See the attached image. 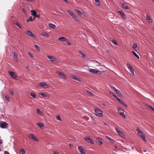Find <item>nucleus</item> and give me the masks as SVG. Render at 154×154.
<instances>
[{"label": "nucleus", "instance_id": "26", "mask_svg": "<svg viewBox=\"0 0 154 154\" xmlns=\"http://www.w3.org/2000/svg\"><path fill=\"white\" fill-rule=\"evenodd\" d=\"M41 35L42 36H44L45 37H47L49 36L48 34H47L46 32H42L41 33Z\"/></svg>", "mask_w": 154, "mask_h": 154}, {"label": "nucleus", "instance_id": "34", "mask_svg": "<svg viewBox=\"0 0 154 154\" xmlns=\"http://www.w3.org/2000/svg\"><path fill=\"white\" fill-rule=\"evenodd\" d=\"M132 52L134 56L138 59H140V57L134 51H132Z\"/></svg>", "mask_w": 154, "mask_h": 154}, {"label": "nucleus", "instance_id": "37", "mask_svg": "<svg viewBox=\"0 0 154 154\" xmlns=\"http://www.w3.org/2000/svg\"><path fill=\"white\" fill-rule=\"evenodd\" d=\"M31 12L32 13V16H34L36 15V12L35 11L32 10L31 11Z\"/></svg>", "mask_w": 154, "mask_h": 154}, {"label": "nucleus", "instance_id": "2", "mask_svg": "<svg viewBox=\"0 0 154 154\" xmlns=\"http://www.w3.org/2000/svg\"><path fill=\"white\" fill-rule=\"evenodd\" d=\"M95 115L98 117H101L103 115V111L101 110L99 108H96L95 109Z\"/></svg>", "mask_w": 154, "mask_h": 154}, {"label": "nucleus", "instance_id": "17", "mask_svg": "<svg viewBox=\"0 0 154 154\" xmlns=\"http://www.w3.org/2000/svg\"><path fill=\"white\" fill-rule=\"evenodd\" d=\"M96 142H97L99 145H102L103 143L102 142V139L100 137H97L96 139Z\"/></svg>", "mask_w": 154, "mask_h": 154}, {"label": "nucleus", "instance_id": "7", "mask_svg": "<svg viewBox=\"0 0 154 154\" xmlns=\"http://www.w3.org/2000/svg\"><path fill=\"white\" fill-rule=\"evenodd\" d=\"M8 126V124L6 122L1 121L0 122V127L2 128H7Z\"/></svg>", "mask_w": 154, "mask_h": 154}, {"label": "nucleus", "instance_id": "14", "mask_svg": "<svg viewBox=\"0 0 154 154\" xmlns=\"http://www.w3.org/2000/svg\"><path fill=\"white\" fill-rule=\"evenodd\" d=\"M47 56L48 58L49 59L50 61L51 62H54L56 60V58L53 56L49 55H47Z\"/></svg>", "mask_w": 154, "mask_h": 154}, {"label": "nucleus", "instance_id": "25", "mask_svg": "<svg viewBox=\"0 0 154 154\" xmlns=\"http://www.w3.org/2000/svg\"><path fill=\"white\" fill-rule=\"evenodd\" d=\"M13 59L14 60H15V61L16 62L17 61V54L15 52H14V53Z\"/></svg>", "mask_w": 154, "mask_h": 154}, {"label": "nucleus", "instance_id": "60", "mask_svg": "<svg viewBox=\"0 0 154 154\" xmlns=\"http://www.w3.org/2000/svg\"><path fill=\"white\" fill-rule=\"evenodd\" d=\"M81 154H86L85 152H82V153H81Z\"/></svg>", "mask_w": 154, "mask_h": 154}, {"label": "nucleus", "instance_id": "51", "mask_svg": "<svg viewBox=\"0 0 154 154\" xmlns=\"http://www.w3.org/2000/svg\"><path fill=\"white\" fill-rule=\"evenodd\" d=\"M87 92L88 94H89L90 95H92V93L91 92V91L87 90Z\"/></svg>", "mask_w": 154, "mask_h": 154}, {"label": "nucleus", "instance_id": "48", "mask_svg": "<svg viewBox=\"0 0 154 154\" xmlns=\"http://www.w3.org/2000/svg\"><path fill=\"white\" fill-rule=\"evenodd\" d=\"M5 98L6 99V100L8 101V102H9V97L7 96H5Z\"/></svg>", "mask_w": 154, "mask_h": 154}, {"label": "nucleus", "instance_id": "11", "mask_svg": "<svg viewBox=\"0 0 154 154\" xmlns=\"http://www.w3.org/2000/svg\"><path fill=\"white\" fill-rule=\"evenodd\" d=\"M26 33L27 35L31 37L34 38H36V37L34 35V34L30 31L27 30L26 31Z\"/></svg>", "mask_w": 154, "mask_h": 154}, {"label": "nucleus", "instance_id": "47", "mask_svg": "<svg viewBox=\"0 0 154 154\" xmlns=\"http://www.w3.org/2000/svg\"><path fill=\"white\" fill-rule=\"evenodd\" d=\"M66 42L67 44L69 45H70L71 44V42L69 41L67 39L66 40Z\"/></svg>", "mask_w": 154, "mask_h": 154}, {"label": "nucleus", "instance_id": "21", "mask_svg": "<svg viewBox=\"0 0 154 154\" xmlns=\"http://www.w3.org/2000/svg\"><path fill=\"white\" fill-rule=\"evenodd\" d=\"M132 48L136 51L138 50L139 49L137 47V44L136 43H134L133 44Z\"/></svg>", "mask_w": 154, "mask_h": 154}, {"label": "nucleus", "instance_id": "9", "mask_svg": "<svg viewBox=\"0 0 154 154\" xmlns=\"http://www.w3.org/2000/svg\"><path fill=\"white\" fill-rule=\"evenodd\" d=\"M115 130L117 133L118 134L120 137H122L124 138L125 137L124 134L121 131L119 130L117 128H115Z\"/></svg>", "mask_w": 154, "mask_h": 154}, {"label": "nucleus", "instance_id": "45", "mask_svg": "<svg viewBox=\"0 0 154 154\" xmlns=\"http://www.w3.org/2000/svg\"><path fill=\"white\" fill-rule=\"evenodd\" d=\"M56 119L57 120H59L60 121H62L60 117V116L59 115L56 116Z\"/></svg>", "mask_w": 154, "mask_h": 154}, {"label": "nucleus", "instance_id": "33", "mask_svg": "<svg viewBox=\"0 0 154 154\" xmlns=\"http://www.w3.org/2000/svg\"><path fill=\"white\" fill-rule=\"evenodd\" d=\"M49 26L51 29H54L55 28V25L53 24L50 23L49 24Z\"/></svg>", "mask_w": 154, "mask_h": 154}, {"label": "nucleus", "instance_id": "8", "mask_svg": "<svg viewBox=\"0 0 154 154\" xmlns=\"http://www.w3.org/2000/svg\"><path fill=\"white\" fill-rule=\"evenodd\" d=\"M84 139L87 142L90 143L91 144H93L94 143V141L90 137L86 136L85 138Z\"/></svg>", "mask_w": 154, "mask_h": 154}, {"label": "nucleus", "instance_id": "49", "mask_svg": "<svg viewBox=\"0 0 154 154\" xmlns=\"http://www.w3.org/2000/svg\"><path fill=\"white\" fill-rule=\"evenodd\" d=\"M35 48L38 50H39L40 49V48H39V47L37 45H35Z\"/></svg>", "mask_w": 154, "mask_h": 154}, {"label": "nucleus", "instance_id": "22", "mask_svg": "<svg viewBox=\"0 0 154 154\" xmlns=\"http://www.w3.org/2000/svg\"><path fill=\"white\" fill-rule=\"evenodd\" d=\"M146 19L149 23H151L152 22V20L149 16L146 14Z\"/></svg>", "mask_w": 154, "mask_h": 154}, {"label": "nucleus", "instance_id": "40", "mask_svg": "<svg viewBox=\"0 0 154 154\" xmlns=\"http://www.w3.org/2000/svg\"><path fill=\"white\" fill-rule=\"evenodd\" d=\"M95 4L97 5H99L100 4V2L99 0H95Z\"/></svg>", "mask_w": 154, "mask_h": 154}, {"label": "nucleus", "instance_id": "20", "mask_svg": "<svg viewBox=\"0 0 154 154\" xmlns=\"http://www.w3.org/2000/svg\"><path fill=\"white\" fill-rule=\"evenodd\" d=\"M78 149L79 151L80 152L81 154L82 153V152H85V150L83 149L82 146H80L79 147Z\"/></svg>", "mask_w": 154, "mask_h": 154}, {"label": "nucleus", "instance_id": "35", "mask_svg": "<svg viewBox=\"0 0 154 154\" xmlns=\"http://www.w3.org/2000/svg\"><path fill=\"white\" fill-rule=\"evenodd\" d=\"M110 41L112 42L114 44V45H118L117 42L116 41V40H115V39H112V40H111Z\"/></svg>", "mask_w": 154, "mask_h": 154}, {"label": "nucleus", "instance_id": "13", "mask_svg": "<svg viewBox=\"0 0 154 154\" xmlns=\"http://www.w3.org/2000/svg\"><path fill=\"white\" fill-rule=\"evenodd\" d=\"M127 66L129 69L130 72L133 74L134 75V69L132 68L131 65L128 63L127 64Z\"/></svg>", "mask_w": 154, "mask_h": 154}, {"label": "nucleus", "instance_id": "30", "mask_svg": "<svg viewBox=\"0 0 154 154\" xmlns=\"http://www.w3.org/2000/svg\"><path fill=\"white\" fill-rule=\"evenodd\" d=\"M59 40L61 42L66 41L67 39L64 37H61L58 38Z\"/></svg>", "mask_w": 154, "mask_h": 154}, {"label": "nucleus", "instance_id": "64", "mask_svg": "<svg viewBox=\"0 0 154 154\" xmlns=\"http://www.w3.org/2000/svg\"><path fill=\"white\" fill-rule=\"evenodd\" d=\"M152 1L153 2H154V0H152Z\"/></svg>", "mask_w": 154, "mask_h": 154}, {"label": "nucleus", "instance_id": "28", "mask_svg": "<svg viewBox=\"0 0 154 154\" xmlns=\"http://www.w3.org/2000/svg\"><path fill=\"white\" fill-rule=\"evenodd\" d=\"M71 77H72V78L73 79L75 80H76L77 81H79V82H80L81 81V79L79 78H77L75 75H72V76Z\"/></svg>", "mask_w": 154, "mask_h": 154}, {"label": "nucleus", "instance_id": "4", "mask_svg": "<svg viewBox=\"0 0 154 154\" xmlns=\"http://www.w3.org/2000/svg\"><path fill=\"white\" fill-rule=\"evenodd\" d=\"M117 111L118 114H120L123 118H125L126 117V115L124 114V110L123 109L120 108H118Z\"/></svg>", "mask_w": 154, "mask_h": 154}, {"label": "nucleus", "instance_id": "29", "mask_svg": "<svg viewBox=\"0 0 154 154\" xmlns=\"http://www.w3.org/2000/svg\"><path fill=\"white\" fill-rule=\"evenodd\" d=\"M110 93L111 94L112 96L117 100L118 101L120 99L114 93L111 92H110Z\"/></svg>", "mask_w": 154, "mask_h": 154}, {"label": "nucleus", "instance_id": "10", "mask_svg": "<svg viewBox=\"0 0 154 154\" xmlns=\"http://www.w3.org/2000/svg\"><path fill=\"white\" fill-rule=\"evenodd\" d=\"M8 72L13 78L14 79H17L18 77L14 72L9 71Z\"/></svg>", "mask_w": 154, "mask_h": 154}, {"label": "nucleus", "instance_id": "59", "mask_svg": "<svg viewBox=\"0 0 154 154\" xmlns=\"http://www.w3.org/2000/svg\"><path fill=\"white\" fill-rule=\"evenodd\" d=\"M26 0L27 1L31 2V1H32L33 0Z\"/></svg>", "mask_w": 154, "mask_h": 154}, {"label": "nucleus", "instance_id": "32", "mask_svg": "<svg viewBox=\"0 0 154 154\" xmlns=\"http://www.w3.org/2000/svg\"><path fill=\"white\" fill-rule=\"evenodd\" d=\"M36 125L40 128H42L44 126V124L41 122L37 123Z\"/></svg>", "mask_w": 154, "mask_h": 154}, {"label": "nucleus", "instance_id": "31", "mask_svg": "<svg viewBox=\"0 0 154 154\" xmlns=\"http://www.w3.org/2000/svg\"><path fill=\"white\" fill-rule=\"evenodd\" d=\"M122 5V7L125 9L128 10V8L126 4L125 3H123Z\"/></svg>", "mask_w": 154, "mask_h": 154}, {"label": "nucleus", "instance_id": "55", "mask_svg": "<svg viewBox=\"0 0 154 154\" xmlns=\"http://www.w3.org/2000/svg\"><path fill=\"white\" fill-rule=\"evenodd\" d=\"M4 154H10L7 151H4Z\"/></svg>", "mask_w": 154, "mask_h": 154}, {"label": "nucleus", "instance_id": "16", "mask_svg": "<svg viewBox=\"0 0 154 154\" xmlns=\"http://www.w3.org/2000/svg\"><path fill=\"white\" fill-rule=\"evenodd\" d=\"M94 65L96 67L100 66H103L102 63H100L99 62H98L97 61H94Z\"/></svg>", "mask_w": 154, "mask_h": 154}, {"label": "nucleus", "instance_id": "57", "mask_svg": "<svg viewBox=\"0 0 154 154\" xmlns=\"http://www.w3.org/2000/svg\"><path fill=\"white\" fill-rule=\"evenodd\" d=\"M2 140L1 139H0V144H2Z\"/></svg>", "mask_w": 154, "mask_h": 154}, {"label": "nucleus", "instance_id": "42", "mask_svg": "<svg viewBox=\"0 0 154 154\" xmlns=\"http://www.w3.org/2000/svg\"><path fill=\"white\" fill-rule=\"evenodd\" d=\"M79 53H80V54L82 55V56L83 57H85V54H84L82 52V51H79Z\"/></svg>", "mask_w": 154, "mask_h": 154}, {"label": "nucleus", "instance_id": "18", "mask_svg": "<svg viewBox=\"0 0 154 154\" xmlns=\"http://www.w3.org/2000/svg\"><path fill=\"white\" fill-rule=\"evenodd\" d=\"M37 113L41 116H43L44 114L43 111H41L40 109H36Z\"/></svg>", "mask_w": 154, "mask_h": 154}, {"label": "nucleus", "instance_id": "15", "mask_svg": "<svg viewBox=\"0 0 154 154\" xmlns=\"http://www.w3.org/2000/svg\"><path fill=\"white\" fill-rule=\"evenodd\" d=\"M110 87L111 88H112L118 95H121V94L120 93V91L116 89L114 86H111Z\"/></svg>", "mask_w": 154, "mask_h": 154}, {"label": "nucleus", "instance_id": "38", "mask_svg": "<svg viewBox=\"0 0 154 154\" xmlns=\"http://www.w3.org/2000/svg\"><path fill=\"white\" fill-rule=\"evenodd\" d=\"M30 95L34 98H35L36 97L35 94L34 93H31L30 94Z\"/></svg>", "mask_w": 154, "mask_h": 154}, {"label": "nucleus", "instance_id": "54", "mask_svg": "<svg viewBox=\"0 0 154 154\" xmlns=\"http://www.w3.org/2000/svg\"><path fill=\"white\" fill-rule=\"evenodd\" d=\"M29 20H30V21H32L33 20L32 19V18L31 17L30 18L29 20H27V22L29 21Z\"/></svg>", "mask_w": 154, "mask_h": 154}, {"label": "nucleus", "instance_id": "24", "mask_svg": "<svg viewBox=\"0 0 154 154\" xmlns=\"http://www.w3.org/2000/svg\"><path fill=\"white\" fill-rule=\"evenodd\" d=\"M118 101L120 103L125 107H127L128 106L125 103V102L123 100H121L120 99L118 100Z\"/></svg>", "mask_w": 154, "mask_h": 154}, {"label": "nucleus", "instance_id": "62", "mask_svg": "<svg viewBox=\"0 0 154 154\" xmlns=\"http://www.w3.org/2000/svg\"><path fill=\"white\" fill-rule=\"evenodd\" d=\"M104 124L105 125H106V122H104Z\"/></svg>", "mask_w": 154, "mask_h": 154}, {"label": "nucleus", "instance_id": "58", "mask_svg": "<svg viewBox=\"0 0 154 154\" xmlns=\"http://www.w3.org/2000/svg\"><path fill=\"white\" fill-rule=\"evenodd\" d=\"M69 147H72V144H69Z\"/></svg>", "mask_w": 154, "mask_h": 154}, {"label": "nucleus", "instance_id": "1", "mask_svg": "<svg viewBox=\"0 0 154 154\" xmlns=\"http://www.w3.org/2000/svg\"><path fill=\"white\" fill-rule=\"evenodd\" d=\"M136 131H137V134L144 141L146 142V136L144 133L140 130L139 127H137Z\"/></svg>", "mask_w": 154, "mask_h": 154}, {"label": "nucleus", "instance_id": "5", "mask_svg": "<svg viewBox=\"0 0 154 154\" xmlns=\"http://www.w3.org/2000/svg\"><path fill=\"white\" fill-rule=\"evenodd\" d=\"M56 73L58 74L59 77L62 79H66V75L61 72L59 71H57L56 72Z\"/></svg>", "mask_w": 154, "mask_h": 154}, {"label": "nucleus", "instance_id": "50", "mask_svg": "<svg viewBox=\"0 0 154 154\" xmlns=\"http://www.w3.org/2000/svg\"><path fill=\"white\" fill-rule=\"evenodd\" d=\"M106 138L108 140H109L110 141H111L112 140L110 137H109L106 136Z\"/></svg>", "mask_w": 154, "mask_h": 154}, {"label": "nucleus", "instance_id": "41", "mask_svg": "<svg viewBox=\"0 0 154 154\" xmlns=\"http://www.w3.org/2000/svg\"><path fill=\"white\" fill-rule=\"evenodd\" d=\"M40 94L43 97H48V95L45 94L44 93H40Z\"/></svg>", "mask_w": 154, "mask_h": 154}, {"label": "nucleus", "instance_id": "61", "mask_svg": "<svg viewBox=\"0 0 154 154\" xmlns=\"http://www.w3.org/2000/svg\"><path fill=\"white\" fill-rule=\"evenodd\" d=\"M114 147H115L116 149H117V146H114Z\"/></svg>", "mask_w": 154, "mask_h": 154}, {"label": "nucleus", "instance_id": "19", "mask_svg": "<svg viewBox=\"0 0 154 154\" xmlns=\"http://www.w3.org/2000/svg\"><path fill=\"white\" fill-rule=\"evenodd\" d=\"M67 12L70 16H71L72 17L73 19H74V18L76 16V15L73 12L69 10L67 11Z\"/></svg>", "mask_w": 154, "mask_h": 154}, {"label": "nucleus", "instance_id": "63", "mask_svg": "<svg viewBox=\"0 0 154 154\" xmlns=\"http://www.w3.org/2000/svg\"><path fill=\"white\" fill-rule=\"evenodd\" d=\"M144 152H146V150H144Z\"/></svg>", "mask_w": 154, "mask_h": 154}, {"label": "nucleus", "instance_id": "39", "mask_svg": "<svg viewBox=\"0 0 154 154\" xmlns=\"http://www.w3.org/2000/svg\"><path fill=\"white\" fill-rule=\"evenodd\" d=\"M28 55L32 59L34 57L30 52H29L28 53Z\"/></svg>", "mask_w": 154, "mask_h": 154}, {"label": "nucleus", "instance_id": "23", "mask_svg": "<svg viewBox=\"0 0 154 154\" xmlns=\"http://www.w3.org/2000/svg\"><path fill=\"white\" fill-rule=\"evenodd\" d=\"M119 12L121 14L122 17L125 19H126V17L125 13L122 11H119Z\"/></svg>", "mask_w": 154, "mask_h": 154}, {"label": "nucleus", "instance_id": "53", "mask_svg": "<svg viewBox=\"0 0 154 154\" xmlns=\"http://www.w3.org/2000/svg\"><path fill=\"white\" fill-rule=\"evenodd\" d=\"M34 17V20L35 18V17H38H38H40V15H36H36H35Z\"/></svg>", "mask_w": 154, "mask_h": 154}, {"label": "nucleus", "instance_id": "6", "mask_svg": "<svg viewBox=\"0 0 154 154\" xmlns=\"http://www.w3.org/2000/svg\"><path fill=\"white\" fill-rule=\"evenodd\" d=\"M27 136L30 139H32L34 141L37 142L39 141L36 138L35 136L33 134H29L27 135Z\"/></svg>", "mask_w": 154, "mask_h": 154}, {"label": "nucleus", "instance_id": "12", "mask_svg": "<svg viewBox=\"0 0 154 154\" xmlns=\"http://www.w3.org/2000/svg\"><path fill=\"white\" fill-rule=\"evenodd\" d=\"M89 71L90 72L94 73H99V74H100L101 73V72L97 69H90Z\"/></svg>", "mask_w": 154, "mask_h": 154}, {"label": "nucleus", "instance_id": "3", "mask_svg": "<svg viewBox=\"0 0 154 154\" xmlns=\"http://www.w3.org/2000/svg\"><path fill=\"white\" fill-rule=\"evenodd\" d=\"M38 86L41 87L43 88H47L49 87L50 85L46 82H41L38 84Z\"/></svg>", "mask_w": 154, "mask_h": 154}, {"label": "nucleus", "instance_id": "56", "mask_svg": "<svg viewBox=\"0 0 154 154\" xmlns=\"http://www.w3.org/2000/svg\"><path fill=\"white\" fill-rule=\"evenodd\" d=\"M149 106L150 108V109H151L153 111H154V109L152 107L150 106Z\"/></svg>", "mask_w": 154, "mask_h": 154}, {"label": "nucleus", "instance_id": "27", "mask_svg": "<svg viewBox=\"0 0 154 154\" xmlns=\"http://www.w3.org/2000/svg\"><path fill=\"white\" fill-rule=\"evenodd\" d=\"M75 10L77 12L79 15L81 16L83 15V16L84 15V14L82 13V12L79 10L78 9H76Z\"/></svg>", "mask_w": 154, "mask_h": 154}, {"label": "nucleus", "instance_id": "44", "mask_svg": "<svg viewBox=\"0 0 154 154\" xmlns=\"http://www.w3.org/2000/svg\"><path fill=\"white\" fill-rule=\"evenodd\" d=\"M15 24L17 26H18L20 28V29L21 28V26L20 25V24L18 22H16L15 23Z\"/></svg>", "mask_w": 154, "mask_h": 154}, {"label": "nucleus", "instance_id": "46", "mask_svg": "<svg viewBox=\"0 0 154 154\" xmlns=\"http://www.w3.org/2000/svg\"><path fill=\"white\" fill-rule=\"evenodd\" d=\"M22 11L23 13L25 14H26V11L24 8H23L22 9Z\"/></svg>", "mask_w": 154, "mask_h": 154}, {"label": "nucleus", "instance_id": "36", "mask_svg": "<svg viewBox=\"0 0 154 154\" xmlns=\"http://www.w3.org/2000/svg\"><path fill=\"white\" fill-rule=\"evenodd\" d=\"M20 154H25V151L24 149H22L20 150Z\"/></svg>", "mask_w": 154, "mask_h": 154}, {"label": "nucleus", "instance_id": "52", "mask_svg": "<svg viewBox=\"0 0 154 154\" xmlns=\"http://www.w3.org/2000/svg\"><path fill=\"white\" fill-rule=\"evenodd\" d=\"M10 93L12 95H14V92L13 91H10Z\"/></svg>", "mask_w": 154, "mask_h": 154}, {"label": "nucleus", "instance_id": "43", "mask_svg": "<svg viewBox=\"0 0 154 154\" xmlns=\"http://www.w3.org/2000/svg\"><path fill=\"white\" fill-rule=\"evenodd\" d=\"M73 19L77 21V22H79L80 21V20L78 18V17H77V16H76V17H75L74 19Z\"/></svg>", "mask_w": 154, "mask_h": 154}]
</instances>
